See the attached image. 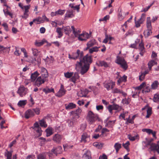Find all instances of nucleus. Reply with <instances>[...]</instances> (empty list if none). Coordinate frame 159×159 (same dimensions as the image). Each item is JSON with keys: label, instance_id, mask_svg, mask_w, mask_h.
Wrapping results in <instances>:
<instances>
[{"label": "nucleus", "instance_id": "f704fd0d", "mask_svg": "<svg viewBox=\"0 0 159 159\" xmlns=\"http://www.w3.org/2000/svg\"><path fill=\"white\" fill-rule=\"evenodd\" d=\"M46 42V41L44 39L40 41L36 40L35 42V45L39 47L43 45Z\"/></svg>", "mask_w": 159, "mask_h": 159}, {"label": "nucleus", "instance_id": "774afa93", "mask_svg": "<svg viewBox=\"0 0 159 159\" xmlns=\"http://www.w3.org/2000/svg\"><path fill=\"white\" fill-rule=\"evenodd\" d=\"M56 11L57 15H62L65 13V11L64 10L59 9L57 11Z\"/></svg>", "mask_w": 159, "mask_h": 159}, {"label": "nucleus", "instance_id": "2f4dec72", "mask_svg": "<svg viewBox=\"0 0 159 159\" xmlns=\"http://www.w3.org/2000/svg\"><path fill=\"white\" fill-rule=\"evenodd\" d=\"M9 8H10L7 6V8L3 10L4 14L6 16H9L11 18H12L13 14L9 11L8 9Z\"/></svg>", "mask_w": 159, "mask_h": 159}, {"label": "nucleus", "instance_id": "1a4fd4ad", "mask_svg": "<svg viewBox=\"0 0 159 159\" xmlns=\"http://www.w3.org/2000/svg\"><path fill=\"white\" fill-rule=\"evenodd\" d=\"M47 80L48 79L39 76L35 80L34 85L38 87H39L42 84H44L45 81H47Z\"/></svg>", "mask_w": 159, "mask_h": 159}, {"label": "nucleus", "instance_id": "0eeeda50", "mask_svg": "<svg viewBox=\"0 0 159 159\" xmlns=\"http://www.w3.org/2000/svg\"><path fill=\"white\" fill-rule=\"evenodd\" d=\"M104 87L109 91L113 89L115 85V83L111 81H105L103 84Z\"/></svg>", "mask_w": 159, "mask_h": 159}, {"label": "nucleus", "instance_id": "bb28decb", "mask_svg": "<svg viewBox=\"0 0 159 159\" xmlns=\"http://www.w3.org/2000/svg\"><path fill=\"white\" fill-rule=\"evenodd\" d=\"M149 148L151 151H156L157 149H159V144L152 143V144H151V147Z\"/></svg>", "mask_w": 159, "mask_h": 159}, {"label": "nucleus", "instance_id": "393cba45", "mask_svg": "<svg viewBox=\"0 0 159 159\" xmlns=\"http://www.w3.org/2000/svg\"><path fill=\"white\" fill-rule=\"evenodd\" d=\"M149 70H146L143 72L141 73L140 75L139 76V79L141 81H143L145 79L146 75L149 73Z\"/></svg>", "mask_w": 159, "mask_h": 159}, {"label": "nucleus", "instance_id": "423d86ee", "mask_svg": "<svg viewBox=\"0 0 159 159\" xmlns=\"http://www.w3.org/2000/svg\"><path fill=\"white\" fill-rule=\"evenodd\" d=\"M122 107L116 104L109 105L108 107V109L110 113L111 114L113 113L112 110H116L117 111H120L122 109Z\"/></svg>", "mask_w": 159, "mask_h": 159}, {"label": "nucleus", "instance_id": "cd10ccee", "mask_svg": "<svg viewBox=\"0 0 159 159\" xmlns=\"http://www.w3.org/2000/svg\"><path fill=\"white\" fill-rule=\"evenodd\" d=\"M159 85V83L157 80H155L153 81L151 85V89H156L158 87Z\"/></svg>", "mask_w": 159, "mask_h": 159}, {"label": "nucleus", "instance_id": "7c9ffc66", "mask_svg": "<svg viewBox=\"0 0 159 159\" xmlns=\"http://www.w3.org/2000/svg\"><path fill=\"white\" fill-rule=\"evenodd\" d=\"M34 23L36 24H39L43 23L44 22V20H43L41 17H38L34 19Z\"/></svg>", "mask_w": 159, "mask_h": 159}, {"label": "nucleus", "instance_id": "dca6fc26", "mask_svg": "<svg viewBox=\"0 0 159 159\" xmlns=\"http://www.w3.org/2000/svg\"><path fill=\"white\" fill-rule=\"evenodd\" d=\"M96 64L98 66H104L106 68L110 67V64L103 61H98L97 62Z\"/></svg>", "mask_w": 159, "mask_h": 159}, {"label": "nucleus", "instance_id": "a211bd4d", "mask_svg": "<svg viewBox=\"0 0 159 159\" xmlns=\"http://www.w3.org/2000/svg\"><path fill=\"white\" fill-rule=\"evenodd\" d=\"M39 75V73L37 71L32 73L30 76L31 81L32 82H34L37 78V77Z\"/></svg>", "mask_w": 159, "mask_h": 159}, {"label": "nucleus", "instance_id": "0e129e2a", "mask_svg": "<svg viewBox=\"0 0 159 159\" xmlns=\"http://www.w3.org/2000/svg\"><path fill=\"white\" fill-rule=\"evenodd\" d=\"M142 130L143 132H146L149 134L152 133V130L149 129H143Z\"/></svg>", "mask_w": 159, "mask_h": 159}, {"label": "nucleus", "instance_id": "ddd939ff", "mask_svg": "<svg viewBox=\"0 0 159 159\" xmlns=\"http://www.w3.org/2000/svg\"><path fill=\"white\" fill-rule=\"evenodd\" d=\"M66 90L64 89V86L61 84L59 91L56 93V96L58 97H61L64 95L66 93Z\"/></svg>", "mask_w": 159, "mask_h": 159}, {"label": "nucleus", "instance_id": "603ef678", "mask_svg": "<svg viewBox=\"0 0 159 159\" xmlns=\"http://www.w3.org/2000/svg\"><path fill=\"white\" fill-rule=\"evenodd\" d=\"M46 136L47 137L49 136L52 134V130L51 128H48L46 130Z\"/></svg>", "mask_w": 159, "mask_h": 159}, {"label": "nucleus", "instance_id": "e2e57ef3", "mask_svg": "<svg viewBox=\"0 0 159 159\" xmlns=\"http://www.w3.org/2000/svg\"><path fill=\"white\" fill-rule=\"evenodd\" d=\"M130 143L129 141H127L125 143L123 144V146L127 150H128L129 149V145Z\"/></svg>", "mask_w": 159, "mask_h": 159}, {"label": "nucleus", "instance_id": "4468645a", "mask_svg": "<svg viewBox=\"0 0 159 159\" xmlns=\"http://www.w3.org/2000/svg\"><path fill=\"white\" fill-rule=\"evenodd\" d=\"M32 109H29L27 110L25 113V117L26 119H28L35 116V114L33 112Z\"/></svg>", "mask_w": 159, "mask_h": 159}, {"label": "nucleus", "instance_id": "9b49d317", "mask_svg": "<svg viewBox=\"0 0 159 159\" xmlns=\"http://www.w3.org/2000/svg\"><path fill=\"white\" fill-rule=\"evenodd\" d=\"M51 152L57 155V154L62 153V149L60 146H57V147H54L51 150Z\"/></svg>", "mask_w": 159, "mask_h": 159}, {"label": "nucleus", "instance_id": "a878e982", "mask_svg": "<svg viewBox=\"0 0 159 159\" xmlns=\"http://www.w3.org/2000/svg\"><path fill=\"white\" fill-rule=\"evenodd\" d=\"M65 108L66 110H70L76 107V105L73 103H70L68 104L65 105Z\"/></svg>", "mask_w": 159, "mask_h": 159}, {"label": "nucleus", "instance_id": "c85d7f7f", "mask_svg": "<svg viewBox=\"0 0 159 159\" xmlns=\"http://www.w3.org/2000/svg\"><path fill=\"white\" fill-rule=\"evenodd\" d=\"M146 26L148 29L152 30V26L151 25V18L150 17H148L147 18Z\"/></svg>", "mask_w": 159, "mask_h": 159}, {"label": "nucleus", "instance_id": "aec40b11", "mask_svg": "<svg viewBox=\"0 0 159 159\" xmlns=\"http://www.w3.org/2000/svg\"><path fill=\"white\" fill-rule=\"evenodd\" d=\"M89 66L84 64L83 66H81L80 73L81 75H83L88 71L89 69Z\"/></svg>", "mask_w": 159, "mask_h": 159}, {"label": "nucleus", "instance_id": "8fccbe9b", "mask_svg": "<svg viewBox=\"0 0 159 159\" xmlns=\"http://www.w3.org/2000/svg\"><path fill=\"white\" fill-rule=\"evenodd\" d=\"M5 156L7 157V159H11L12 156V152L6 150L5 153Z\"/></svg>", "mask_w": 159, "mask_h": 159}, {"label": "nucleus", "instance_id": "f8f14e48", "mask_svg": "<svg viewBox=\"0 0 159 159\" xmlns=\"http://www.w3.org/2000/svg\"><path fill=\"white\" fill-rule=\"evenodd\" d=\"M62 139V136L58 134H57L53 136V140L58 144L61 143Z\"/></svg>", "mask_w": 159, "mask_h": 159}, {"label": "nucleus", "instance_id": "473e14b6", "mask_svg": "<svg viewBox=\"0 0 159 159\" xmlns=\"http://www.w3.org/2000/svg\"><path fill=\"white\" fill-rule=\"evenodd\" d=\"M127 76L124 75L122 77H120L117 80L118 83L119 85L122 82H125L126 81Z\"/></svg>", "mask_w": 159, "mask_h": 159}, {"label": "nucleus", "instance_id": "412c9836", "mask_svg": "<svg viewBox=\"0 0 159 159\" xmlns=\"http://www.w3.org/2000/svg\"><path fill=\"white\" fill-rule=\"evenodd\" d=\"M96 41L95 39H92L89 41L87 43V47L86 50L89 49L90 48L92 47L93 45L96 44Z\"/></svg>", "mask_w": 159, "mask_h": 159}, {"label": "nucleus", "instance_id": "58836bf2", "mask_svg": "<svg viewBox=\"0 0 159 159\" xmlns=\"http://www.w3.org/2000/svg\"><path fill=\"white\" fill-rule=\"evenodd\" d=\"M146 83L145 82L142 83L139 86L134 87L135 90L141 91V89L145 86Z\"/></svg>", "mask_w": 159, "mask_h": 159}, {"label": "nucleus", "instance_id": "6e6d98bb", "mask_svg": "<svg viewBox=\"0 0 159 159\" xmlns=\"http://www.w3.org/2000/svg\"><path fill=\"white\" fill-rule=\"evenodd\" d=\"M34 130L36 132V135L37 136L39 137L41 135L42 131L41 128H39L38 129H35Z\"/></svg>", "mask_w": 159, "mask_h": 159}, {"label": "nucleus", "instance_id": "864d4df0", "mask_svg": "<svg viewBox=\"0 0 159 159\" xmlns=\"http://www.w3.org/2000/svg\"><path fill=\"white\" fill-rule=\"evenodd\" d=\"M153 100L154 102L159 103V93H157L155 94Z\"/></svg>", "mask_w": 159, "mask_h": 159}, {"label": "nucleus", "instance_id": "b1692460", "mask_svg": "<svg viewBox=\"0 0 159 159\" xmlns=\"http://www.w3.org/2000/svg\"><path fill=\"white\" fill-rule=\"evenodd\" d=\"M157 64V62L153 60H151L148 63L149 72L151 70L152 67L154 65Z\"/></svg>", "mask_w": 159, "mask_h": 159}, {"label": "nucleus", "instance_id": "f257e3e1", "mask_svg": "<svg viewBox=\"0 0 159 159\" xmlns=\"http://www.w3.org/2000/svg\"><path fill=\"white\" fill-rule=\"evenodd\" d=\"M92 62V59L91 56L87 54L83 57L82 59L81 58L80 62H77L75 65V68L77 69H79L82 66V62L85 65L89 66Z\"/></svg>", "mask_w": 159, "mask_h": 159}, {"label": "nucleus", "instance_id": "09e8293b", "mask_svg": "<svg viewBox=\"0 0 159 159\" xmlns=\"http://www.w3.org/2000/svg\"><path fill=\"white\" fill-rule=\"evenodd\" d=\"M147 115L146 118H149L152 114V108L151 107H148L147 111Z\"/></svg>", "mask_w": 159, "mask_h": 159}, {"label": "nucleus", "instance_id": "7ed1b4c3", "mask_svg": "<svg viewBox=\"0 0 159 159\" xmlns=\"http://www.w3.org/2000/svg\"><path fill=\"white\" fill-rule=\"evenodd\" d=\"M19 6L22 9L23 11V15L21 16L22 18L26 19L29 16V9L30 8V5L23 6L19 4Z\"/></svg>", "mask_w": 159, "mask_h": 159}, {"label": "nucleus", "instance_id": "69168bd1", "mask_svg": "<svg viewBox=\"0 0 159 159\" xmlns=\"http://www.w3.org/2000/svg\"><path fill=\"white\" fill-rule=\"evenodd\" d=\"M26 104V101H20L18 103L19 106L21 107L25 105Z\"/></svg>", "mask_w": 159, "mask_h": 159}, {"label": "nucleus", "instance_id": "c03bdc74", "mask_svg": "<svg viewBox=\"0 0 159 159\" xmlns=\"http://www.w3.org/2000/svg\"><path fill=\"white\" fill-rule=\"evenodd\" d=\"M46 154L45 153L39 154L37 157V159H47Z\"/></svg>", "mask_w": 159, "mask_h": 159}, {"label": "nucleus", "instance_id": "680f3d73", "mask_svg": "<svg viewBox=\"0 0 159 159\" xmlns=\"http://www.w3.org/2000/svg\"><path fill=\"white\" fill-rule=\"evenodd\" d=\"M138 137V135H136L134 136H132L130 134H129L128 135V137L129 139L131 141H134L135 139H137V137Z\"/></svg>", "mask_w": 159, "mask_h": 159}, {"label": "nucleus", "instance_id": "f03ea898", "mask_svg": "<svg viewBox=\"0 0 159 159\" xmlns=\"http://www.w3.org/2000/svg\"><path fill=\"white\" fill-rule=\"evenodd\" d=\"M86 119L89 124H93L96 120H99L98 116L94 113L92 111H89L86 116Z\"/></svg>", "mask_w": 159, "mask_h": 159}, {"label": "nucleus", "instance_id": "6ab92c4d", "mask_svg": "<svg viewBox=\"0 0 159 159\" xmlns=\"http://www.w3.org/2000/svg\"><path fill=\"white\" fill-rule=\"evenodd\" d=\"M82 159H92L91 153L90 151L87 150L84 154Z\"/></svg>", "mask_w": 159, "mask_h": 159}, {"label": "nucleus", "instance_id": "9d476101", "mask_svg": "<svg viewBox=\"0 0 159 159\" xmlns=\"http://www.w3.org/2000/svg\"><path fill=\"white\" fill-rule=\"evenodd\" d=\"M90 36V34L88 33L84 32L79 35L78 39L79 40L81 41H86L89 38Z\"/></svg>", "mask_w": 159, "mask_h": 159}, {"label": "nucleus", "instance_id": "3c124183", "mask_svg": "<svg viewBox=\"0 0 159 159\" xmlns=\"http://www.w3.org/2000/svg\"><path fill=\"white\" fill-rule=\"evenodd\" d=\"M62 30V29H61L59 27H58L57 28L56 32L58 33V38H60L63 35V34L61 31Z\"/></svg>", "mask_w": 159, "mask_h": 159}, {"label": "nucleus", "instance_id": "052dcab7", "mask_svg": "<svg viewBox=\"0 0 159 159\" xmlns=\"http://www.w3.org/2000/svg\"><path fill=\"white\" fill-rule=\"evenodd\" d=\"M73 72H67L64 73V76L67 78H70L73 75Z\"/></svg>", "mask_w": 159, "mask_h": 159}, {"label": "nucleus", "instance_id": "6e6552de", "mask_svg": "<svg viewBox=\"0 0 159 159\" xmlns=\"http://www.w3.org/2000/svg\"><path fill=\"white\" fill-rule=\"evenodd\" d=\"M28 90L27 88H25L23 85H21L18 88L17 93L20 97H23L27 94Z\"/></svg>", "mask_w": 159, "mask_h": 159}, {"label": "nucleus", "instance_id": "de8ad7c7", "mask_svg": "<svg viewBox=\"0 0 159 159\" xmlns=\"http://www.w3.org/2000/svg\"><path fill=\"white\" fill-rule=\"evenodd\" d=\"M115 122V120L109 121L108 122H107L106 126L108 127H112L114 125Z\"/></svg>", "mask_w": 159, "mask_h": 159}, {"label": "nucleus", "instance_id": "72a5a7b5", "mask_svg": "<svg viewBox=\"0 0 159 159\" xmlns=\"http://www.w3.org/2000/svg\"><path fill=\"white\" fill-rule=\"evenodd\" d=\"M144 87L145 88H143L142 90L143 93H148L151 91V89H152L149 86L146 85H145Z\"/></svg>", "mask_w": 159, "mask_h": 159}, {"label": "nucleus", "instance_id": "79ce46f5", "mask_svg": "<svg viewBox=\"0 0 159 159\" xmlns=\"http://www.w3.org/2000/svg\"><path fill=\"white\" fill-rule=\"evenodd\" d=\"M114 147L116 149V153H117L121 148V145L118 143H116L114 145Z\"/></svg>", "mask_w": 159, "mask_h": 159}, {"label": "nucleus", "instance_id": "13d9d810", "mask_svg": "<svg viewBox=\"0 0 159 159\" xmlns=\"http://www.w3.org/2000/svg\"><path fill=\"white\" fill-rule=\"evenodd\" d=\"M33 111V112L37 115H39L40 112V109L39 108L36 107L35 108L32 109Z\"/></svg>", "mask_w": 159, "mask_h": 159}, {"label": "nucleus", "instance_id": "20e7f679", "mask_svg": "<svg viewBox=\"0 0 159 159\" xmlns=\"http://www.w3.org/2000/svg\"><path fill=\"white\" fill-rule=\"evenodd\" d=\"M68 56L70 59H76L79 58L80 60L83 56V52L82 51H80V50L78 49L76 52L73 53L72 55L69 54Z\"/></svg>", "mask_w": 159, "mask_h": 159}, {"label": "nucleus", "instance_id": "338daca9", "mask_svg": "<svg viewBox=\"0 0 159 159\" xmlns=\"http://www.w3.org/2000/svg\"><path fill=\"white\" fill-rule=\"evenodd\" d=\"M110 16L109 15H107L105 16L103 18L100 19L99 20V21H106L107 20H109V18Z\"/></svg>", "mask_w": 159, "mask_h": 159}, {"label": "nucleus", "instance_id": "5fc2aeb1", "mask_svg": "<svg viewBox=\"0 0 159 159\" xmlns=\"http://www.w3.org/2000/svg\"><path fill=\"white\" fill-rule=\"evenodd\" d=\"M43 92H45L46 93H51L52 92L54 93V90L53 88H51V89H49V88L43 89Z\"/></svg>", "mask_w": 159, "mask_h": 159}, {"label": "nucleus", "instance_id": "e433bc0d", "mask_svg": "<svg viewBox=\"0 0 159 159\" xmlns=\"http://www.w3.org/2000/svg\"><path fill=\"white\" fill-rule=\"evenodd\" d=\"M71 28L73 30V34L75 37H77L78 38L79 35L80 34H79L80 33L81 31L79 30H75L73 26H72Z\"/></svg>", "mask_w": 159, "mask_h": 159}, {"label": "nucleus", "instance_id": "4be33fe9", "mask_svg": "<svg viewBox=\"0 0 159 159\" xmlns=\"http://www.w3.org/2000/svg\"><path fill=\"white\" fill-rule=\"evenodd\" d=\"M139 49L140 51L139 54L141 56H143V54L145 52V49L144 47V45L142 42H141L139 44Z\"/></svg>", "mask_w": 159, "mask_h": 159}, {"label": "nucleus", "instance_id": "49530a36", "mask_svg": "<svg viewBox=\"0 0 159 159\" xmlns=\"http://www.w3.org/2000/svg\"><path fill=\"white\" fill-rule=\"evenodd\" d=\"M71 114L72 115L73 119L74 121H75V120L78 119L80 117V116L77 114V113H75L73 111H72L70 112Z\"/></svg>", "mask_w": 159, "mask_h": 159}, {"label": "nucleus", "instance_id": "c756f323", "mask_svg": "<svg viewBox=\"0 0 159 159\" xmlns=\"http://www.w3.org/2000/svg\"><path fill=\"white\" fill-rule=\"evenodd\" d=\"M89 137V136L86 133L83 134L81 136V138L80 140L81 142L85 143L87 142V139Z\"/></svg>", "mask_w": 159, "mask_h": 159}, {"label": "nucleus", "instance_id": "f3484780", "mask_svg": "<svg viewBox=\"0 0 159 159\" xmlns=\"http://www.w3.org/2000/svg\"><path fill=\"white\" fill-rule=\"evenodd\" d=\"M41 70L40 74L41 75L40 76H42L43 78L48 79V75L47 70L44 68H42Z\"/></svg>", "mask_w": 159, "mask_h": 159}, {"label": "nucleus", "instance_id": "a18cd8bd", "mask_svg": "<svg viewBox=\"0 0 159 159\" xmlns=\"http://www.w3.org/2000/svg\"><path fill=\"white\" fill-rule=\"evenodd\" d=\"M143 33L145 37H148L152 33L151 29H148V30H145Z\"/></svg>", "mask_w": 159, "mask_h": 159}, {"label": "nucleus", "instance_id": "4d7b16f0", "mask_svg": "<svg viewBox=\"0 0 159 159\" xmlns=\"http://www.w3.org/2000/svg\"><path fill=\"white\" fill-rule=\"evenodd\" d=\"M79 78L78 75L77 74H75L74 76H73L70 79V80L71 81L74 83H75L76 80L78 79Z\"/></svg>", "mask_w": 159, "mask_h": 159}, {"label": "nucleus", "instance_id": "37998d69", "mask_svg": "<svg viewBox=\"0 0 159 159\" xmlns=\"http://www.w3.org/2000/svg\"><path fill=\"white\" fill-rule=\"evenodd\" d=\"M39 123L40 125L42 127H43L44 128H46L47 127V124L46 123V122L44 119L40 120L39 121Z\"/></svg>", "mask_w": 159, "mask_h": 159}, {"label": "nucleus", "instance_id": "ea45409f", "mask_svg": "<svg viewBox=\"0 0 159 159\" xmlns=\"http://www.w3.org/2000/svg\"><path fill=\"white\" fill-rule=\"evenodd\" d=\"M86 94L87 93L86 91L82 90H81L77 93L78 96L80 97H85L86 96Z\"/></svg>", "mask_w": 159, "mask_h": 159}, {"label": "nucleus", "instance_id": "a19ab883", "mask_svg": "<svg viewBox=\"0 0 159 159\" xmlns=\"http://www.w3.org/2000/svg\"><path fill=\"white\" fill-rule=\"evenodd\" d=\"M62 29L65 34H68L71 31V29L69 26L63 27Z\"/></svg>", "mask_w": 159, "mask_h": 159}, {"label": "nucleus", "instance_id": "39448f33", "mask_svg": "<svg viewBox=\"0 0 159 159\" xmlns=\"http://www.w3.org/2000/svg\"><path fill=\"white\" fill-rule=\"evenodd\" d=\"M116 62L120 65L121 67L125 70H126L128 67L127 64L123 58L119 56L117 57Z\"/></svg>", "mask_w": 159, "mask_h": 159}, {"label": "nucleus", "instance_id": "bf43d9fd", "mask_svg": "<svg viewBox=\"0 0 159 159\" xmlns=\"http://www.w3.org/2000/svg\"><path fill=\"white\" fill-rule=\"evenodd\" d=\"M32 50L33 52V53L34 56H37L38 55L39 52H40L37 49L34 48H32Z\"/></svg>", "mask_w": 159, "mask_h": 159}, {"label": "nucleus", "instance_id": "c9c22d12", "mask_svg": "<svg viewBox=\"0 0 159 159\" xmlns=\"http://www.w3.org/2000/svg\"><path fill=\"white\" fill-rule=\"evenodd\" d=\"M75 5V3L70 4L69 6L71 7V8L74 9L75 10H76L77 12H79L80 9V5H78L74 6Z\"/></svg>", "mask_w": 159, "mask_h": 159}, {"label": "nucleus", "instance_id": "5701e85b", "mask_svg": "<svg viewBox=\"0 0 159 159\" xmlns=\"http://www.w3.org/2000/svg\"><path fill=\"white\" fill-rule=\"evenodd\" d=\"M112 93H121L124 96H125L126 95V94L123 92L122 90L118 89L116 88H114L112 89Z\"/></svg>", "mask_w": 159, "mask_h": 159}, {"label": "nucleus", "instance_id": "2eb2a0df", "mask_svg": "<svg viewBox=\"0 0 159 159\" xmlns=\"http://www.w3.org/2000/svg\"><path fill=\"white\" fill-rule=\"evenodd\" d=\"M143 15L145 16V14H143L141 17L138 20L136 21L135 20V26L136 27L138 28L143 23L144 20V19L143 17Z\"/></svg>", "mask_w": 159, "mask_h": 159}, {"label": "nucleus", "instance_id": "4c0bfd02", "mask_svg": "<svg viewBox=\"0 0 159 159\" xmlns=\"http://www.w3.org/2000/svg\"><path fill=\"white\" fill-rule=\"evenodd\" d=\"M100 47H97L96 46L92 48L89 49V52L90 53L92 54L93 52H97L98 51L99 48Z\"/></svg>", "mask_w": 159, "mask_h": 159}]
</instances>
